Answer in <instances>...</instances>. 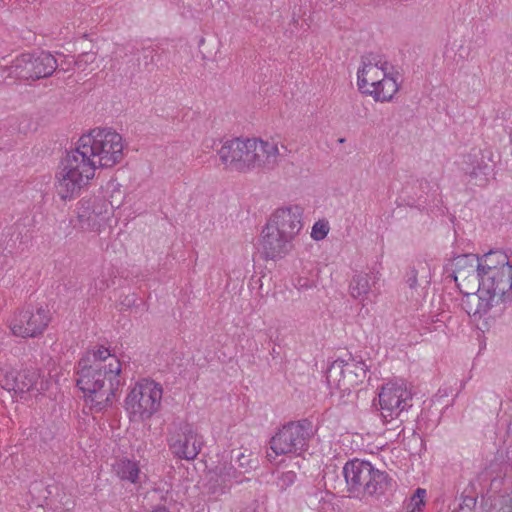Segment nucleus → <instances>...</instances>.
Returning a JSON list of instances; mask_svg holds the SVG:
<instances>
[{"label":"nucleus","mask_w":512,"mask_h":512,"mask_svg":"<svg viewBox=\"0 0 512 512\" xmlns=\"http://www.w3.org/2000/svg\"><path fill=\"white\" fill-rule=\"evenodd\" d=\"M89 359H79L76 366V386L85 394V401L97 412L106 410L121 386L122 366L117 357L111 358L108 366L88 364Z\"/></svg>","instance_id":"nucleus-1"},{"label":"nucleus","mask_w":512,"mask_h":512,"mask_svg":"<svg viewBox=\"0 0 512 512\" xmlns=\"http://www.w3.org/2000/svg\"><path fill=\"white\" fill-rule=\"evenodd\" d=\"M82 148L92 157H98L101 168H110L123 159L122 136L110 128H94L81 136Z\"/></svg>","instance_id":"nucleus-2"},{"label":"nucleus","mask_w":512,"mask_h":512,"mask_svg":"<svg viewBox=\"0 0 512 512\" xmlns=\"http://www.w3.org/2000/svg\"><path fill=\"white\" fill-rule=\"evenodd\" d=\"M313 435V424L309 419L289 421L272 436L269 441L270 449L275 456L300 455L308 450L309 440Z\"/></svg>","instance_id":"nucleus-3"},{"label":"nucleus","mask_w":512,"mask_h":512,"mask_svg":"<svg viewBox=\"0 0 512 512\" xmlns=\"http://www.w3.org/2000/svg\"><path fill=\"white\" fill-rule=\"evenodd\" d=\"M369 371L368 365L360 357L351 356L349 360H335L326 371L327 384L340 392L341 398L349 397L354 389L362 384Z\"/></svg>","instance_id":"nucleus-4"},{"label":"nucleus","mask_w":512,"mask_h":512,"mask_svg":"<svg viewBox=\"0 0 512 512\" xmlns=\"http://www.w3.org/2000/svg\"><path fill=\"white\" fill-rule=\"evenodd\" d=\"M163 390L160 384L145 380L137 383L125 399V410L131 421H144L155 414L162 399Z\"/></svg>","instance_id":"nucleus-5"},{"label":"nucleus","mask_w":512,"mask_h":512,"mask_svg":"<svg viewBox=\"0 0 512 512\" xmlns=\"http://www.w3.org/2000/svg\"><path fill=\"white\" fill-rule=\"evenodd\" d=\"M56 58L49 52L23 53L5 68L9 76L26 81L50 77L58 68Z\"/></svg>","instance_id":"nucleus-6"},{"label":"nucleus","mask_w":512,"mask_h":512,"mask_svg":"<svg viewBox=\"0 0 512 512\" xmlns=\"http://www.w3.org/2000/svg\"><path fill=\"white\" fill-rule=\"evenodd\" d=\"M51 321L50 311L43 307L34 310L28 305L17 313L10 322L12 334L21 338H36L43 334Z\"/></svg>","instance_id":"nucleus-7"},{"label":"nucleus","mask_w":512,"mask_h":512,"mask_svg":"<svg viewBox=\"0 0 512 512\" xmlns=\"http://www.w3.org/2000/svg\"><path fill=\"white\" fill-rule=\"evenodd\" d=\"M378 401L381 417L388 422L412 407V393L406 387L390 382L382 386Z\"/></svg>","instance_id":"nucleus-8"},{"label":"nucleus","mask_w":512,"mask_h":512,"mask_svg":"<svg viewBox=\"0 0 512 512\" xmlns=\"http://www.w3.org/2000/svg\"><path fill=\"white\" fill-rule=\"evenodd\" d=\"M478 276V292L487 293L489 297H498L501 302L511 300L509 292L512 289V266L485 271V274L479 272Z\"/></svg>","instance_id":"nucleus-9"},{"label":"nucleus","mask_w":512,"mask_h":512,"mask_svg":"<svg viewBox=\"0 0 512 512\" xmlns=\"http://www.w3.org/2000/svg\"><path fill=\"white\" fill-rule=\"evenodd\" d=\"M249 140L251 139L235 138L225 141L217 151L221 162L227 166L229 165L233 170L246 172L247 165H251L252 163L249 162H252L255 157V155L251 156L249 154V149L252 147Z\"/></svg>","instance_id":"nucleus-10"},{"label":"nucleus","mask_w":512,"mask_h":512,"mask_svg":"<svg viewBox=\"0 0 512 512\" xmlns=\"http://www.w3.org/2000/svg\"><path fill=\"white\" fill-rule=\"evenodd\" d=\"M259 253L264 260L277 261L284 258L292 249V240L281 232L265 225L261 232Z\"/></svg>","instance_id":"nucleus-11"},{"label":"nucleus","mask_w":512,"mask_h":512,"mask_svg":"<svg viewBox=\"0 0 512 512\" xmlns=\"http://www.w3.org/2000/svg\"><path fill=\"white\" fill-rule=\"evenodd\" d=\"M303 210L300 206H289L277 209L266 223L293 241L302 229Z\"/></svg>","instance_id":"nucleus-12"},{"label":"nucleus","mask_w":512,"mask_h":512,"mask_svg":"<svg viewBox=\"0 0 512 512\" xmlns=\"http://www.w3.org/2000/svg\"><path fill=\"white\" fill-rule=\"evenodd\" d=\"M169 449L179 459L194 460L201 451V442L197 440L193 425H181L180 433L169 440Z\"/></svg>","instance_id":"nucleus-13"},{"label":"nucleus","mask_w":512,"mask_h":512,"mask_svg":"<svg viewBox=\"0 0 512 512\" xmlns=\"http://www.w3.org/2000/svg\"><path fill=\"white\" fill-rule=\"evenodd\" d=\"M454 270L451 277L461 289L463 286L468 290H474L477 286V280L480 272L478 254H462L454 258Z\"/></svg>","instance_id":"nucleus-14"},{"label":"nucleus","mask_w":512,"mask_h":512,"mask_svg":"<svg viewBox=\"0 0 512 512\" xmlns=\"http://www.w3.org/2000/svg\"><path fill=\"white\" fill-rule=\"evenodd\" d=\"M89 148H82L81 137L75 150L69 152L66 158L61 162L60 169L67 173H81V177L89 181L94 177L96 162L91 159Z\"/></svg>","instance_id":"nucleus-15"},{"label":"nucleus","mask_w":512,"mask_h":512,"mask_svg":"<svg viewBox=\"0 0 512 512\" xmlns=\"http://www.w3.org/2000/svg\"><path fill=\"white\" fill-rule=\"evenodd\" d=\"M369 461L354 458L345 463L342 473L347 484V491L356 496L364 495L370 476Z\"/></svg>","instance_id":"nucleus-16"},{"label":"nucleus","mask_w":512,"mask_h":512,"mask_svg":"<svg viewBox=\"0 0 512 512\" xmlns=\"http://www.w3.org/2000/svg\"><path fill=\"white\" fill-rule=\"evenodd\" d=\"M249 143L252 146L249 149V154L251 156L255 154V157L252 159V164L247 165V171L255 168L271 170L277 165L278 157L281 154L276 143L257 138H251Z\"/></svg>","instance_id":"nucleus-17"},{"label":"nucleus","mask_w":512,"mask_h":512,"mask_svg":"<svg viewBox=\"0 0 512 512\" xmlns=\"http://www.w3.org/2000/svg\"><path fill=\"white\" fill-rule=\"evenodd\" d=\"M102 214L101 200L98 198L83 197L78 202L77 218L82 229L94 230L100 224L97 221L98 217Z\"/></svg>","instance_id":"nucleus-18"},{"label":"nucleus","mask_w":512,"mask_h":512,"mask_svg":"<svg viewBox=\"0 0 512 512\" xmlns=\"http://www.w3.org/2000/svg\"><path fill=\"white\" fill-rule=\"evenodd\" d=\"M58 185L57 192L61 199H71L81 190V188L88 183L86 179L81 177V173H67V171H60L57 173Z\"/></svg>","instance_id":"nucleus-19"},{"label":"nucleus","mask_w":512,"mask_h":512,"mask_svg":"<svg viewBox=\"0 0 512 512\" xmlns=\"http://www.w3.org/2000/svg\"><path fill=\"white\" fill-rule=\"evenodd\" d=\"M464 164L462 167L464 173L469 177V182H472L476 186H484L488 181V174L490 171L489 165H487L482 159L478 160L476 155L468 154L465 156Z\"/></svg>","instance_id":"nucleus-20"},{"label":"nucleus","mask_w":512,"mask_h":512,"mask_svg":"<svg viewBox=\"0 0 512 512\" xmlns=\"http://www.w3.org/2000/svg\"><path fill=\"white\" fill-rule=\"evenodd\" d=\"M368 469L370 476L364 495L379 497L392 488L393 479L386 471L376 469L374 466H369Z\"/></svg>","instance_id":"nucleus-21"},{"label":"nucleus","mask_w":512,"mask_h":512,"mask_svg":"<svg viewBox=\"0 0 512 512\" xmlns=\"http://www.w3.org/2000/svg\"><path fill=\"white\" fill-rule=\"evenodd\" d=\"M371 86L373 90L364 91V94L372 96L375 101H391L393 95L399 90L398 77L386 75L379 81H373Z\"/></svg>","instance_id":"nucleus-22"},{"label":"nucleus","mask_w":512,"mask_h":512,"mask_svg":"<svg viewBox=\"0 0 512 512\" xmlns=\"http://www.w3.org/2000/svg\"><path fill=\"white\" fill-rule=\"evenodd\" d=\"M478 261L480 265L479 271L482 272V274L492 269L499 270L500 268L512 266L508 255L500 249H492L483 255H478Z\"/></svg>","instance_id":"nucleus-23"},{"label":"nucleus","mask_w":512,"mask_h":512,"mask_svg":"<svg viewBox=\"0 0 512 512\" xmlns=\"http://www.w3.org/2000/svg\"><path fill=\"white\" fill-rule=\"evenodd\" d=\"M39 379V374L34 369L17 371L16 395L23 398L24 394L31 391Z\"/></svg>","instance_id":"nucleus-24"},{"label":"nucleus","mask_w":512,"mask_h":512,"mask_svg":"<svg viewBox=\"0 0 512 512\" xmlns=\"http://www.w3.org/2000/svg\"><path fill=\"white\" fill-rule=\"evenodd\" d=\"M406 282L410 288H415L418 285V277H420V281L424 284L430 283V269L425 261H418L417 265H414L410 268L409 272L406 275Z\"/></svg>","instance_id":"nucleus-25"},{"label":"nucleus","mask_w":512,"mask_h":512,"mask_svg":"<svg viewBox=\"0 0 512 512\" xmlns=\"http://www.w3.org/2000/svg\"><path fill=\"white\" fill-rule=\"evenodd\" d=\"M116 473L121 480L135 484L138 482L140 469L135 461L123 459L117 463Z\"/></svg>","instance_id":"nucleus-26"},{"label":"nucleus","mask_w":512,"mask_h":512,"mask_svg":"<svg viewBox=\"0 0 512 512\" xmlns=\"http://www.w3.org/2000/svg\"><path fill=\"white\" fill-rule=\"evenodd\" d=\"M116 357L115 355H112L109 348L100 345L95 347L92 350L87 351L80 359H86L88 358L90 362L88 364L94 365L97 364L98 366H108V363H106L107 360L109 362L111 361V358Z\"/></svg>","instance_id":"nucleus-27"},{"label":"nucleus","mask_w":512,"mask_h":512,"mask_svg":"<svg viewBox=\"0 0 512 512\" xmlns=\"http://www.w3.org/2000/svg\"><path fill=\"white\" fill-rule=\"evenodd\" d=\"M214 475L221 477L225 482L231 485L234 481L236 483L243 482V474L231 463H223L217 465L213 470Z\"/></svg>","instance_id":"nucleus-28"},{"label":"nucleus","mask_w":512,"mask_h":512,"mask_svg":"<svg viewBox=\"0 0 512 512\" xmlns=\"http://www.w3.org/2000/svg\"><path fill=\"white\" fill-rule=\"evenodd\" d=\"M370 290L369 276L368 274H357L353 276L349 284L350 295L353 298H359L366 295Z\"/></svg>","instance_id":"nucleus-29"},{"label":"nucleus","mask_w":512,"mask_h":512,"mask_svg":"<svg viewBox=\"0 0 512 512\" xmlns=\"http://www.w3.org/2000/svg\"><path fill=\"white\" fill-rule=\"evenodd\" d=\"M231 460H234L241 470L242 474L250 471L255 466V459L252 458V453L248 452L247 449L242 451L241 449H233L231 451Z\"/></svg>","instance_id":"nucleus-30"},{"label":"nucleus","mask_w":512,"mask_h":512,"mask_svg":"<svg viewBox=\"0 0 512 512\" xmlns=\"http://www.w3.org/2000/svg\"><path fill=\"white\" fill-rule=\"evenodd\" d=\"M161 61V54L157 49L147 47L142 49V58L138 59V68L141 70L143 66L144 70L152 71L158 63Z\"/></svg>","instance_id":"nucleus-31"},{"label":"nucleus","mask_w":512,"mask_h":512,"mask_svg":"<svg viewBox=\"0 0 512 512\" xmlns=\"http://www.w3.org/2000/svg\"><path fill=\"white\" fill-rule=\"evenodd\" d=\"M461 292L465 295L466 299L463 300V308L467 312V314L472 316H477L479 314V308H477V302L480 301V295L478 292V287L474 290H468L464 291L462 288L460 289Z\"/></svg>","instance_id":"nucleus-32"},{"label":"nucleus","mask_w":512,"mask_h":512,"mask_svg":"<svg viewBox=\"0 0 512 512\" xmlns=\"http://www.w3.org/2000/svg\"><path fill=\"white\" fill-rule=\"evenodd\" d=\"M478 495L475 493L474 485L470 484L461 494L460 510L463 512H474L477 505Z\"/></svg>","instance_id":"nucleus-33"},{"label":"nucleus","mask_w":512,"mask_h":512,"mask_svg":"<svg viewBox=\"0 0 512 512\" xmlns=\"http://www.w3.org/2000/svg\"><path fill=\"white\" fill-rule=\"evenodd\" d=\"M110 189L109 202L112 208H119L124 201L125 192L121 189V185L117 182L111 181L108 183Z\"/></svg>","instance_id":"nucleus-34"},{"label":"nucleus","mask_w":512,"mask_h":512,"mask_svg":"<svg viewBox=\"0 0 512 512\" xmlns=\"http://www.w3.org/2000/svg\"><path fill=\"white\" fill-rule=\"evenodd\" d=\"M208 490L211 494H217L222 495L227 493L231 485L225 482L221 477L219 476H212L208 481Z\"/></svg>","instance_id":"nucleus-35"},{"label":"nucleus","mask_w":512,"mask_h":512,"mask_svg":"<svg viewBox=\"0 0 512 512\" xmlns=\"http://www.w3.org/2000/svg\"><path fill=\"white\" fill-rule=\"evenodd\" d=\"M426 490L424 488H417L414 494L410 498V502L407 505V511L421 512L423 506H425Z\"/></svg>","instance_id":"nucleus-36"},{"label":"nucleus","mask_w":512,"mask_h":512,"mask_svg":"<svg viewBox=\"0 0 512 512\" xmlns=\"http://www.w3.org/2000/svg\"><path fill=\"white\" fill-rule=\"evenodd\" d=\"M17 371L16 370H10L6 371L4 374L0 375V386L7 390V391H13L16 395V387H17Z\"/></svg>","instance_id":"nucleus-37"},{"label":"nucleus","mask_w":512,"mask_h":512,"mask_svg":"<svg viewBox=\"0 0 512 512\" xmlns=\"http://www.w3.org/2000/svg\"><path fill=\"white\" fill-rule=\"evenodd\" d=\"M378 55H374L373 53H369L366 55H363L361 57L362 62V69H365L366 71H369L370 73L375 72V74L378 73V65L380 64L381 60L378 59Z\"/></svg>","instance_id":"nucleus-38"},{"label":"nucleus","mask_w":512,"mask_h":512,"mask_svg":"<svg viewBox=\"0 0 512 512\" xmlns=\"http://www.w3.org/2000/svg\"><path fill=\"white\" fill-rule=\"evenodd\" d=\"M329 229L328 221L319 220L312 227L311 237L316 241L323 240L327 236Z\"/></svg>","instance_id":"nucleus-39"},{"label":"nucleus","mask_w":512,"mask_h":512,"mask_svg":"<svg viewBox=\"0 0 512 512\" xmlns=\"http://www.w3.org/2000/svg\"><path fill=\"white\" fill-rule=\"evenodd\" d=\"M95 60L96 52L86 51L78 55L77 59L74 61V65L81 70H85L86 67Z\"/></svg>","instance_id":"nucleus-40"},{"label":"nucleus","mask_w":512,"mask_h":512,"mask_svg":"<svg viewBox=\"0 0 512 512\" xmlns=\"http://www.w3.org/2000/svg\"><path fill=\"white\" fill-rule=\"evenodd\" d=\"M480 301L477 302V308H479V314L477 316L481 317L486 314L492 307V301L495 297H489L487 293H479Z\"/></svg>","instance_id":"nucleus-41"},{"label":"nucleus","mask_w":512,"mask_h":512,"mask_svg":"<svg viewBox=\"0 0 512 512\" xmlns=\"http://www.w3.org/2000/svg\"><path fill=\"white\" fill-rule=\"evenodd\" d=\"M370 72L366 71L365 69L359 68L357 72V85L359 90L364 94V88L369 83L368 79L366 78V75H369ZM366 91H369L368 89Z\"/></svg>","instance_id":"nucleus-42"},{"label":"nucleus","mask_w":512,"mask_h":512,"mask_svg":"<svg viewBox=\"0 0 512 512\" xmlns=\"http://www.w3.org/2000/svg\"><path fill=\"white\" fill-rule=\"evenodd\" d=\"M315 284H314V281L308 279V278H305V277H300L297 279V283L295 284V287L298 289V290H308V289H311L312 287H314Z\"/></svg>","instance_id":"nucleus-43"},{"label":"nucleus","mask_w":512,"mask_h":512,"mask_svg":"<svg viewBox=\"0 0 512 512\" xmlns=\"http://www.w3.org/2000/svg\"><path fill=\"white\" fill-rule=\"evenodd\" d=\"M137 300H138L137 296L134 293H132V294L124 296V298L121 300L120 304L123 308L128 309V308H132V307L136 306Z\"/></svg>","instance_id":"nucleus-44"},{"label":"nucleus","mask_w":512,"mask_h":512,"mask_svg":"<svg viewBox=\"0 0 512 512\" xmlns=\"http://www.w3.org/2000/svg\"><path fill=\"white\" fill-rule=\"evenodd\" d=\"M497 512H512V495L509 494L506 498H504L501 502L500 508Z\"/></svg>","instance_id":"nucleus-45"},{"label":"nucleus","mask_w":512,"mask_h":512,"mask_svg":"<svg viewBox=\"0 0 512 512\" xmlns=\"http://www.w3.org/2000/svg\"><path fill=\"white\" fill-rule=\"evenodd\" d=\"M378 70H381L382 73H383V77L384 76H396L398 77L399 73L396 72V73H392L389 71V63L387 61H384V62H380V64L378 65Z\"/></svg>","instance_id":"nucleus-46"},{"label":"nucleus","mask_w":512,"mask_h":512,"mask_svg":"<svg viewBox=\"0 0 512 512\" xmlns=\"http://www.w3.org/2000/svg\"><path fill=\"white\" fill-rule=\"evenodd\" d=\"M296 478V474L293 471H288L286 473H283V481L287 484H292Z\"/></svg>","instance_id":"nucleus-47"},{"label":"nucleus","mask_w":512,"mask_h":512,"mask_svg":"<svg viewBox=\"0 0 512 512\" xmlns=\"http://www.w3.org/2000/svg\"><path fill=\"white\" fill-rule=\"evenodd\" d=\"M152 512H169V510L164 505H157L153 508Z\"/></svg>","instance_id":"nucleus-48"},{"label":"nucleus","mask_w":512,"mask_h":512,"mask_svg":"<svg viewBox=\"0 0 512 512\" xmlns=\"http://www.w3.org/2000/svg\"><path fill=\"white\" fill-rule=\"evenodd\" d=\"M369 77H370V81H371V83H372L373 81H378V80L376 79V77H375V76H372V73H370V74H369Z\"/></svg>","instance_id":"nucleus-49"},{"label":"nucleus","mask_w":512,"mask_h":512,"mask_svg":"<svg viewBox=\"0 0 512 512\" xmlns=\"http://www.w3.org/2000/svg\"><path fill=\"white\" fill-rule=\"evenodd\" d=\"M39 486H42L41 483H35L33 486H32V489H37Z\"/></svg>","instance_id":"nucleus-50"},{"label":"nucleus","mask_w":512,"mask_h":512,"mask_svg":"<svg viewBox=\"0 0 512 512\" xmlns=\"http://www.w3.org/2000/svg\"><path fill=\"white\" fill-rule=\"evenodd\" d=\"M271 355H273V356L278 355V352H276L275 348L272 349Z\"/></svg>","instance_id":"nucleus-51"},{"label":"nucleus","mask_w":512,"mask_h":512,"mask_svg":"<svg viewBox=\"0 0 512 512\" xmlns=\"http://www.w3.org/2000/svg\"><path fill=\"white\" fill-rule=\"evenodd\" d=\"M452 512H463L462 510H460V508H455Z\"/></svg>","instance_id":"nucleus-52"},{"label":"nucleus","mask_w":512,"mask_h":512,"mask_svg":"<svg viewBox=\"0 0 512 512\" xmlns=\"http://www.w3.org/2000/svg\"><path fill=\"white\" fill-rule=\"evenodd\" d=\"M202 43H204V39L202 38L199 42V45H201Z\"/></svg>","instance_id":"nucleus-53"},{"label":"nucleus","mask_w":512,"mask_h":512,"mask_svg":"<svg viewBox=\"0 0 512 512\" xmlns=\"http://www.w3.org/2000/svg\"><path fill=\"white\" fill-rule=\"evenodd\" d=\"M267 457L270 459L272 456L270 453H267Z\"/></svg>","instance_id":"nucleus-54"}]
</instances>
